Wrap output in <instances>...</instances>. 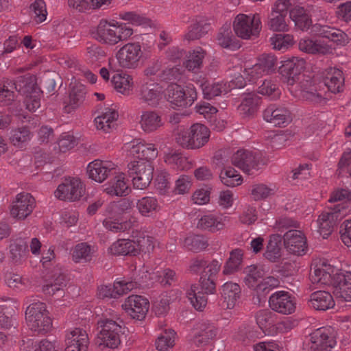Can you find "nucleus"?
<instances>
[{
	"instance_id": "nucleus-5",
	"label": "nucleus",
	"mask_w": 351,
	"mask_h": 351,
	"mask_svg": "<svg viewBox=\"0 0 351 351\" xmlns=\"http://www.w3.org/2000/svg\"><path fill=\"white\" fill-rule=\"evenodd\" d=\"M233 29L237 36L242 39L257 37L261 30V21L258 14L247 16L238 14L233 22Z\"/></svg>"
},
{
	"instance_id": "nucleus-39",
	"label": "nucleus",
	"mask_w": 351,
	"mask_h": 351,
	"mask_svg": "<svg viewBox=\"0 0 351 351\" xmlns=\"http://www.w3.org/2000/svg\"><path fill=\"white\" fill-rule=\"evenodd\" d=\"M243 251L241 249H234L230 253V257L227 260L223 269L224 275L232 274L239 269L243 261Z\"/></svg>"
},
{
	"instance_id": "nucleus-29",
	"label": "nucleus",
	"mask_w": 351,
	"mask_h": 351,
	"mask_svg": "<svg viewBox=\"0 0 351 351\" xmlns=\"http://www.w3.org/2000/svg\"><path fill=\"white\" fill-rule=\"evenodd\" d=\"M324 84L333 93H340L343 89L344 77L343 72L335 68H330L324 77Z\"/></svg>"
},
{
	"instance_id": "nucleus-49",
	"label": "nucleus",
	"mask_w": 351,
	"mask_h": 351,
	"mask_svg": "<svg viewBox=\"0 0 351 351\" xmlns=\"http://www.w3.org/2000/svg\"><path fill=\"white\" fill-rule=\"evenodd\" d=\"M158 206V201L153 197H144L136 202V208L143 216H149L156 210Z\"/></svg>"
},
{
	"instance_id": "nucleus-40",
	"label": "nucleus",
	"mask_w": 351,
	"mask_h": 351,
	"mask_svg": "<svg viewBox=\"0 0 351 351\" xmlns=\"http://www.w3.org/2000/svg\"><path fill=\"white\" fill-rule=\"evenodd\" d=\"M335 274L326 271L323 268L314 267L313 271H311L310 280L313 284H319L321 285H328L333 287L335 283Z\"/></svg>"
},
{
	"instance_id": "nucleus-28",
	"label": "nucleus",
	"mask_w": 351,
	"mask_h": 351,
	"mask_svg": "<svg viewBox=\"0 0 351 351\" xmlns=\"http://www.w3.org/2000/svg\"><path fill=\"white\" fill-rule=\"evenodd\" d=\"M141 99L152 107H156L162 99L160 86L157 84H144L140 89Z\"/></svg>"
},
{
	"instance_id": "nucleus-7",
	"label": "nucleus",
	"mask_w": 351,
	"mask_h": 351,
	"mask_svg": "<svg viewBox=\"0 0 351 351\" xmlns=\"http://www.w3.org/2000/svg\"><path fill=\"white\" fill-rule=\"evenodd\" d=\"M232 163L248 175H253L261 166L265 165L260 153L245 149H240L234 153L232 156Z\"/></svg>"
},
{
	"instance_id": "nucleus-48",
	"label": "nucleus",
	"mask_w": 351,
	"mask_h": 351,
	"mask_svg": "<svg viewBox=\"0 0 351 351\" xmlns=\"http://www.w3.org/2000/svg\"><path fill=\"white\" fill-rule=\"evenodd\" d=\"M184 246L189 250L198 252L207 247L208 241L202 235H190L184 239Z\"/></svg>"
},
{
	"instance_id": "nucleus-41",
	"label": "nucleus",
	"mask_w": 351,
	"mask_h": 351,
	"mask_svg": "<svg viewBox=\"0 0 351 351\" xmlns=\"http://www.w3.org/2000/svg\"><path fill=\"white\" fill-rule=\"evenodd\" d=\"M62 84V78L59 74L56 73H47L40 78L38 88H40V93L46 92L50 93L54 90L56 84L61 86Z\"/></svg>"
},
{
	"instance_id": "nucleus-38",
	"label": "nucleus",
	"mask_w": 351,
	"mask_h": 351,
	"mask_svg": "<svg viewBox=\"0 0 351 351\" xmlns=\"http://www.w3.org/2000/svg\"><path fill=\"white\" fill-rule=\"evenodd\" d=\"M282 237L279 234H273L270 237L267 245V249L264 253L265 257L271 262L278 261L281 256Z\"/></svg>"
},
{
	"instance_id": "nucleus-46",
	"label": "nucleus",
	"mask_w": 351,
	"mask_h": 351,
	"mask_svg": "<svg viewBox=\"0 0 351 351\" xmlns=\"http://www.w3.org/2000/svg\"><path fill=\"white\" fill-rule=\"evenodd\" d=\"M221 182L227 186L234 187L242 183V176L232 167L221 169L220 175Z\"/></svg>"
},
{
	"instance_id": "nucleus-56",
	"label": "nucleus",
	"mask_w": 351,
	"mask_h": 351,
	"mask_svg": "<svg viewBox=\"0 0 351 351\" xmlns=\"http://www.w3.org/2000/svg\"><path fill=\"white\" fill-rule=\"evenodd\" d=\"M285 16L280 12H271L268 22L269 29L275 32L286 31L287 25L285 19Z\"/></svg>"
},
{
	"instance_id": "nucleus-34",
	"label": "nucleus",
	"mask_w": 351,
	"mask_h": 351,
	"mask_svg": "<svg viewBox=\"0 0 351 351\" xmlns=\"http://www.w3.org/2000/svg\"><path fill=\"white\" fill-rule=\"evenodd\" d=\"M89 341L86 332L80 328H75L71 330L66 336V346L72 345L77 347V349L81 351H86Z\"/></svg>"
},
{
	"instance_id": "nucleus-63",
	"label": "nucleus",
	"mask_w": 351,
	"mask_h": 351,
	"mask_svg": "<svg viewBox=\"0 0 351 351\" xmlns=\"http://www.w3.org/2000/svg\"><path fill=\"white\" fill-rule=\"evenodd\" d=\"M173 331L165 332L164 335L158 337L156 341V349L159 351H166L169 348H171L174 345V339L173 338Z\"/></svg>"
},
{
	"instance_id": "nucleus-22",
	"label": "nucleus",
	"mask_w": 351,
	"mask_h": 351,
	"mask_svg": "<svg viewBox=\"0 0 351 351\" xmlns=\"http://www.w3.org/2000/svg\"><path fill=\"white\" fill-rule=\"evenodd\" d=\"M264 119L274 126H286L291 121L289 110L285 107L275 105L268 106L263 112Z\"/></svg>"
},
{
	"instance_id": "nucleus-2",
	"label": "nucleus",
	"mask_w": 351,
	"mask_h": 351,
	"mask_svg": "<svg viewBox=\"0 0 351 351\" xmlns=\"http://www.w3.org/2000/svg\"><path fill=\"white\" fill-rule=\"evenodd\" d=\"M210 130L203 124L195 123L188 130H179L176 134V141L183 148L199 149L209 140Z\"/></svg>"
},
{
	"instance_id": "nucleus-51",
	"label": "nucleus",
	"mask_w": 351,
	"mask_h": 351,
	"mask_svg": "<svg viewBox=\"0 0 351 351\" xmlns=\"http://www.w3.org/2000/svg\"><path fill=\"white\" fill-rule=\"evenodd\" d=\"M269 42L274 49L285 50L293 45V38L290 34H278L271 37Z\"/></svg>"
},
{
	"instance_id": "nucleus-26",
	"label": "nucleus",
	"mask_w": 351,
	"mask_h": 351,
	"mask_svg": "<svg viewBox=\"0 0 351 351\" xmlns=\"http://www.w3.org/2000/svg\"><path fill=\"white\" fill-rule=\"evenodd\" d=\"M70 89L69 102L64 107L67 113L77 108L84 101L86 94L85 86L80 82H71Z\"/></svg>"
},
{
	"instance_id": "nucleus-10",
	"label": "nucleus",
	"mask_w": 351,
	"mask_h": 351,
	"mask_svg": "<svg viewBox=\"0 0 351 351\" xmlns=\"http://www.w3.org/2000/svg\"><path fill=\"white\" fill-rule=\"evenodd\" d=\"M346 213V206L339 204L334 208H330L329 211L323 212L319 216L317 220L319 232L324 239H326L331 234L337 221L341 220Z\"/></svg>"
},
{
	"instance_id": "nucleus-57",
	"label": "nucleus",
	"mask_w": 351,
	"mask_h": 351,
	"mask_svg": "<svg viewBox=\"0 0 351 351\" xmlns=\"http://www.w3.org/2000/svg\"><path fill=\"white\" fill-rule=\"evenodd\" d=\"M204 98L211 99L222 93L223 86L219 83L211 84L207 81L200 85Z\"/></svg>"
},
{
	"instance_id": "nucleus-1",
	"label": "nucleus",
	"mask_w": 351,
	"mask_h": 351,
	"mask_svg": "<svg viewBox=\"0 0 351 351\" xmlns=\"http://www.w3.org/2000/svg\"><path fill=\"white\" fill-rule=\"evenodd\" d=\"M99 332L95 339L98 347L117 348L121 343V338L124 335L125 328L117 322L109 319H101L97 322Z\"/></svg>"
},
{
	"instance_id": "nucleus-18",
	"label": "nucleus",
	"mask_w": 351,
	"mask_h": 351,
	"mask_svg": "<svg viewBox=\"0 0 351 351\" xmlns=\"http://www.w3.org/2000/svg\"><path fill=\"white\" fill-rule=\"evenodd\" d=\"M278 72L290 84H293L297 77L305 68L306 62L303 58L292 57L281 62Z\"/></svg>"
},
{
	"instance_id": "nucleus-55",
	"label": "nucleus",
	"mask_w": 351,
	"mask_h": 351,
	"mask_svg": "<svg viewBox=\"0 0 351 351\" xmlns=\"http://www.w3.org/2000/svg\"><path fill=\"white\" fill-rule=\"evenodd\" d=\"M26 351H56L55 342L47 339L34 342L32 339H27Z\"/></svg>"
},
{
	"instance_id": "nucleus-37",
	"label": "nucleus",
	"mask_w": 351,
	"mask_h": 351,
	"mask_svg": "<svg viewBox=\"0 0 351 351\" xmlns=\"http://www.w3.org/2000/svg\"><path fill=\"white\" fill-rule=\"evenodd\" d=\"M226 219V217L222 219L213 215H204L199 220L197 228L202 230H208L211 232H215L224 228V221Z\"/></svg>"
},
{
	"instance_id": "nucleus-6",
	"label": "nucleus",
	"mask_w": 351,
	"mask_h": 351,
	"mask_svg": "<svg viewBox=\"0 0 351 351\" xmlns=\"http://www.w3.org/2000/svg\"><path fill=\"white\" fill-rule=\"evenodd\" d=\"M115 57L120 67L135 69L141 64L143 52L138 43H128L117 51Z\"/></svg>"
},
{
	"instance_id": "nucleus-61",
	"label": "nucleus",
	"mask_w": 351,
	"mask_h": 351,
	"mask_svg": "<svg viewBox=\"0 0 351 351\" xmlns=\"http://www.w3.org/2000/svg\"><path fill=\"white\" fill-rule=\"evenodd\" d=\"M30 10L34 14V18L37 23H41L46 19L47 12L43 0H36L31 5Z\"/></svg>"
},
{
	"instance_id": "nucleus-32",
	"label": "nucleus",
	"mask_w": 351,
	"mask_h": 351,
	"mask_svg": "<svg viewBox=\"0 0 351 351\" xmlns=\"http://www.w3.org/2000/svg\"><path fill=\"white\" fill-rule=\"evenodd\" d=\"M241 290L240 286L235 282H227L221 287V294L226 303L227 308H232L240 299Z\"/></svg>"
},
{
	"instance_id": "nucleus-45",
	"label": "nucleus",
	"mask_w": 351,
	"mask_h": 351,
	"mask_svg": "<svg viewBox=\"0 0 351 351\" xmlns=\"http://www.w3.org/2000/svg\"><path fill=\"white\" fill-rule=\"evenodd\" d=\"M198 287L196 285H191L187 291V297L192 305L196 310L202 311L207 304V298L204 293L197 291Z\"/></svg>"
},
{
	"instance_id": "nucleus-35",
	"label": "nucleus",
	"mask_w": 351,
	"mask_h": 351,
	"mask_svg": "<svg viewBox=\"0 0 351 351\" xmlns=\"http://www.w3.org/2000/svg\"><path fill=\"white\" fill-rule=\"evenodd\" d=\"M124 179L125 178L123 174L114 177V180L104 189V191L110 195L119 197L128 195L130 189Z\"/></svg>"
},
{
	"instance_id": "nucleus-62",
	"label": "nucleus",
	"mask_w": 351,
	"mask_h": 351,
	"mask_svg": "<svg viewBox=\"0 0 351 351\" xmlns=\"http://www.w3.org/2000/svg\"><path fill=\"white\" fill-rule=\"evenodd\" d=\"M257 63L266 72V73H269L275 70L277 58L271 54H263L258 58Z\"/></svg>"
},
{
	"instance_id": "nucleus-54",
	"label": "nucleus",
	"mask_w": 351,
	"mask_h": 351,
	"mask_svg": "<svg viewBox=\"0 0 351 351\" xmlns=\"http://www.w3.org/2000/svg\"><path fill=\"white\" fill-rule=\"evenodd\" d=\"M111 84L118 93L123 95H128L131 91L132 85L129 77H125L119 74L114 75L111 80Z\"/></svg>"
},
{
	"instance_id": "nucleus-20",
	"label": "nucleus",
	"mask_w": 351,
	"mask_h": 351,
	"mask_svg": "<svg viewBox=\"0 0 351 351\" xmlns=\"http://www.w3.org/2000/svg\"><path fill=\"white\" fill-rule=\"evenodd\" d=\"M334 280L332 288L334 295L343 301H351V273H336Z\"/></svg>"
},
{
	"instance_id": "nucleus-19",
	"label": "nucleus",
	"mask_w": 351,
	"mask_h": 351,
	"mask_svg": "<svg viewBox=\"0 0 351 351\" xmlns=\"http://www.w3.org/2000/svg\"><path fill=\"white\" fill-rule=\"evenodd\" d=\"M114 166V164L108 161L95 160L87 166L88 177L97 182L101 183L113 173Z\"/></svg>"
},
{
	"instance_id": "nucleus-8",
	"label": "nucleus",
	"mask_w": 351,
	"mask_h": 351,
	"mask_svg": "<svg viewBox=\"0 0 351 351\" xmlns=\"http://www.w3.org/2000/svg\"><path fill=\"white\" fill-rule=\"evenodd\" d=\"M197 91L193 84H189L183 88L175 84L167 88V99L175 107L191 106L197 99Z\"/></svg>"
},
{
	"instance_id": "nucleus-60",
	"label": "nucleus",
	"mask_w": 351,
	"mask_h": 351,
	"mask_svg": "<svg viewBox=\"0 0 351 351\" xmlns=\"http://www.w3.org/2000/svg\"><path fill=\"white\" fill-rule=\"evenodd\" d=\"M104 227L114 233L123 232L131 228L132 224L130 221L119 222L111 219H106L103 221Z\"/></svg>"
},
{
	"instance_id": "nucleus-43",
	"label": "nucleus",
	"mask_w": 351,
	"mask_h": 351,
	"mask_svg": "<svg viewBox=\"0 0 351 351\" xmlns=\"http://www.w3.org/2000/svg\"><path fill=\"white\" fill-rule=\"evenodd\" d=\"M10 258L14 263H19L28 254V244L21 239H16L10 245Z\"/></svg>"
},
{
	"instance_id": "nucleus-30",
	"label": "nucleus",
	"mask_w": 351,
	"mask_h": 351,
	"mask_svg": "<svg viewBox=\"0 0 351 351\" xmlns=\"http://www.w3.org/2000/svg\"><path fill=\"white\" fill-rule=\"evenodd\" d=\"M298 47L300 51L311 54L326 55L332 53V47L318 40L301 39Z\"/></svg>"
},
{
	"instance_id": "nucleus-9",
	"label": "nucleus",
	"mask_w": 351,
	"mask_h": 351,
	"mask_svg": "<svg viewBox=\"0 0 351 351\" xmlns=\"http://www.w3.org/2000/svg\"><path fill=\"white\" fill-rule=\"evenodd\" d=\"M85 193L84 184L77 178H65L54 191V195L60 200L75 202L79 200Z\"/></svg>"
},
{
	"instance_id": "nucleus-13",
	"label": "nucleus",
	"mask_w": 351,
	"mask_h": 351,
	"mask_svg": "<svg viewBox=\"0 0 351 351\" xmlns=\"http://www.w3.org/2000/svg\"><path fill=\"white\" fill-rule=\"evenodd\" d=\"M149 306L148 300L138 295L128 297L122 304V308L129 315L139 321L145 318Z\"/></svg>"
},
{
	"instance_id": "nucleus-25",
	"label": "nucleus",
	"mask_w": 351,
	"mask_h": 351,
	"mask_svg": "<svg viewBox=\"0 0 351 351\" xmlns=\"http://www.w3.org/2000/svg\"><path fill=\"white\" fill-rule=\"evenodd\" d=\"M132 282H117L113 285H101L98 287L97 295L101 299L117 298L132 289Z\"/></svg>"
},
{
	"instance_id": "nucleus-16",
	"label": "nucleus",
	"mask_w": 351,
	"mask_h": 351,
	"mask_svg": "<svg viewBox=\"0 0 351 351\" xmlns=\"http://www.w3.org/2000/svg\"><path fill=\"white\" fill-rule=\"evenodd\" d=\"M269 307L274 311L284 315L293 313L295 310V302L291 295L285 291H276L269 299Z\"/></svg>"
},
{
	"instance_id": "nucleus-59",
	"label": "nucleus",
	"mask_w": 351,
	"mask_h": 351,
	"mask_svg": "<svg viewBox=\"0 0 351 351\" xmlns=\"http://www.w3.org/2000/svg\"><path fill=\"white\" fill-rule=\"evenodd\" d=\"M258 103L257 95L254 93H248L240 104L239 109L246 114H252L254 112Z\"/></svg>"
},
{
	"instance_id": "nucleus-14",
	"label": "nucleus",
	"mask_w": 351,
	"mask_h": 351,
	"mask_svg": "<svg viewBox=\"0 0 351 351\" xmlns=\"http://www.w3.org/2000/svg\"><path fill=\"white\" fill-rule=\"evenodd\" d=\"M35 207V199L28 193H21L16 197V200L12 202L10 209V215L14 218L23 220L33 211Z\"/></svg>"
},
{
	"instance_id": "nucleus-27",
	"label": "nucleus",
	"mask_w": 351,
	"mask_h": 351,
	"mask_svg": "<svg viewBox=\"0 0 351 351\" xmlns=\"http://www.w3.org/2000/svg\"><path fill=\"white\" fill-rule=\"evenodd\" d=\"M309 306L317 311H326L335 306L334 299L329 291H317L312 293L308 300Z\"/></svg>"
},
{
	"instance_id": "nucleus-44",
	"label": "nucleus",
	"mask_w": 351,
	"mask_h": 351,
	"mask_svg": "<svg viewBox=\"0 0 351 351\" xmlns=\"http://www.w3.org/2000/svg\"><path fill=\"white\" fill-rule=\"evenodd\" d=\"M209 29V24L204 21H199L191 25L188 28V32L184 36V38L189 41L200 39Z\"/></svg>"
},
{
	"instance_id": "nucleus-50",
	"label": "nucleus",
	"mask_w": 351,
	"mask_h": 351,
	"mask_svg": "<svg viewBox=\"0 0 351 351\" xmlns=\"http://www.w3.org/2000/svg\"><path fill=\"white\" fill-rule=\"evenodd\" d=\"M217 41L219 45L223 48H234L237 47L230 25H225L220 29L217 35Z\"/></svg>"
},
{
	"instance_id": "nucleus-47",
	"label": "nucleus",
	"mask_w": 351,
	"mask_h": 351,
	"mask_svg": "<svg viewBox=\"0 0 351 351\" xmlns=\"http://www.w3.org/2000/svg\"><path fill=\"white\" fill-rule=\"evenodd\" d=\"M90 245L86 243L77 244L73 248L72 257L75 263L90 261L93 256Z\"/></svg>"
},
{
	"instance_id": "nucleus-21",
	"label": "nucleus",
	"mask_w": 351,
	"mask_h": 351,
	"mask_svg": "<svg viewBox=\"0 0 351 351\" xmlns=\"http://www.w3.org/2000/svg\"><path fill=\"white\" fill-rule=\"evenodd\" d=\"M119 32L117 25L101 20L97 25L95 37L100 43L114 45L119 43Z\"/></svg>"
},
{
	"instance_id": "nucleus-64",
	"label": "nucleus",
	"mask_w": 351,
	"mask_h": 351,
	"mask_svg": "<svg viewBox=\"0 0 351 351\" xmlns=\"http://www.w3.org/2000/svg\"><path fill=\"white\" fill-rule=\"evenodd\" d=\"M182 72L180 68L173 66L166 68L158 75L159 79L162 81L171 82L178 80L181 77Z\"/></svg>"
},
{
	"instance_id": "nucleus-24",
	"label": "nucleus",
	"mask_w": 351,
	"mask_h": 351,
	"mask_svg": "<svg viewBox=\"0 0 351 351\" xmlns=\"http://www.w3.org/2000/svg\"><path fill=\"white\" fill-rule=\"evenodd\" d=\"M197 332L195 333L193 341L198 347L208 345L217 335V328L209 322H202L198 324Z\"/></svg>"
},
{
	"instance_id": "nucleus-36",
	"label": "nucleus",
	"mask_w": 351,
	"mask_h": 351,
	"mask_svg": "<svg viewBox=\"0 0 351 351\" xmlns=\"http://www.w3.org/2000/svg\"><path fill=\"white\" fill-rule=\"evenodd\" d=\"M289 16L295 25L302 31L308 29L311 26V19L303 8L296 7L291 9Z\"/></svg>"
},
{
	"instance_id": "nucleus-31",
	"label": "nucleus",
	"mask_w": 351,
	"mask_h": 351,
	"mask_svg": "<svg viewBox=\"0 0 351 351\" xmlns=\"http://www.w3.org/2000/svg\"><path fill=\"white\" fill-rule=\"evenodd\" d=\"M141 128L146 133L153 132L163 125L161 116L156 111L147 110L142 113Z\"/></svg>"
},
{
	"instance_id": "nucleus-15",
	"label": "nucleus",
	"mask_w": 351,
	"mask_h": 351,
	"mask_svg": "<svg viewBox=\"0 0 351 351\" xmlns=\"http://www.w3.org/2000/svg\"><path fill=\"white\" fill-rule=\"evenodd\" d=\"M313 351H323L332 348L336 345L333 330L330 328H320L311 335Z\"/></svg>"
},
{
	"instance_id": "nucleus-53",
	"label": "nucleus",
	"mask_w": 351,
	"mask_h": 351,
	"mask_svg": "<svg viewBox=\"0 0 351 351\" xmlns=\"http://www.w3.org/2000/svg\"><path fill=\"white\" fill-rule=\"evenodd\" d=\"M31 132L27 126L17 128L12 130L10 139L15 146H19L21 143L30 140Z\"/></svg>"
},
{
	"instance_id": "nucleus-12",
	"label": "nucleus",
	"mask_w": 351,
	"mask_h": 351,
	"mask_svg": "<svg viewBox=\"0 0 351 351\" xmlns=\"http://www.w3.org/2000/svg\"><path fill=\"white\" fill-rule=\"evenodd\" d=\"M285 248L288 252L296 256L305 254L308 250L306 238L303 232L298 230H290L283 235Z\"/></svg>"
},
{
	"instance_id": "nucleus-23",
	"label": "nucleus",
	"mask_w": 351,
	"mask_h": 351,
	"mask_svg": "<svg viewBox=\"0 0 351 351\" xmlns=\"http://www.w3.org/2000/svg\"><path fill=\"white\" fill-rule=\"evenodd\" d=\"M12 86L16 91L26 97H36L40 92L36 83V77L29 73L18 77Z\"/></svg>"
},
{
	"instance_id": "nucleus-17",
	"label": "nucleus",
	"mask_w": 351,
	"mask_h": 351,
	"mask_svg": "<svg viewBox=\"0 0 351 351\" xmlns=\"http://www.w3.org/2000/svg\"><path fill=\"white\" fill-rule=\"evenodd\" d=\"M68 280L69 278L64 272L60 269H54L45 280V284L43 286V292L49 295H53L56 293L61 295Z\"/></svg>"
},
{
	"instance_id": "nucleus-4",
	"label": "nucleus",
	"mask_w": 351,
	"mask_h": 351,
	"mask_svg": "<svg viewBox=\"0 0 351 351\" xmlns=\"http://www.w3.org/2000/svg\"><path fill=\"white\" fill-rule=\"evenodd\" d=\"M128 173L132 178L134 187L143 190L149 186L153 179L154 167L149 161H132L128 165Z\"/></svg>"
},
{
	"instance_id": "nucleus-33",
	"label": "nucleus",
	"mask_w": 351,
	"mask_h": 351,
	"mask_svg": "<svg viewBox=\"0 0 351 351\" xmlns=\"http://www.w3.org/2000/svg\"><path fill=\"white\" fill-rule=\"evenodd\" d=\"M130 154L138 160L150 162L158 156V150L154 144L139 143L132 145L130 150Z\"/></svg>"
},
{
	"instance_id": "nucleus-52",
	"label": "nucleus",
	"mask_w": 351,
	"mask_h": 351,
	"mask_svg": "<svg viewBox=\"0 0 351 351\" xmlns=\"http://www.w3.org/2000/svg\"><path fill=\"white\" fill-rule=\"evenodd\" d=\"M258 93L263 95H267L272 99H277L280 95L278 84L270 80H265L263 82L258 88Z\"/></svg>"
},
{
	"instance_id": "nucleus-42",
	"label": "nucleus",
	"mask_w": 351,
	"mask_h": 351,
	"mask_svg": "<svg viewBox=\"0 0 351 351\" xmlns=\"http://www.w3.org/2000/svg\"><path fill=\"white\" fill-rule=\"evenodd\" d=\"M243 274H245L243 281L245 285L252 289L264 276L263 270L254 265L246 267L243 270Z\"/></svg>"
},
{
	"instance_id": "nucleus-58",
	"label": "nucleus",
	"mask_w": 351,
	"mask_h": 351,
	"mask_svg": "<svg viewBox=\"0 0 351 351\" xmlns=\"http://www.w3.org/2000/svg\"><path fill=\"white\" fill-rule=\"evenodd\" d=\"M205 56V51L202 49L193 51L189 56V59L185 62L186 68L189 71H195L199 69L202 64V60Z\"/></svg>"
},
{
	"instance_id": "nucleus-11",
	"label": "nucleus",
	"mask_w": 351,
	"mask_h": 351,
	"mask_svg": "<svg viewBox=\"0 0 351 351\" xmlns=\"http://www.w3.org/2000/svg\"><path fill=\"white\" fill-rule=\"evenodd\" d=\"M149 237L138 239L136 241L130 239H119L110 247L111 254L122 256H136L141 252H145V245L149 244Z\"/></svg>"
},
{
	"instance_id": "nucleus-3",
	"label": "nucleus",
	"mask_w": 351,
	"mask_h": 351,
	"mask_svg": "<svg viewBox=\"0 0 351 351\" xmlns=\"http://www.w3.org/2000/svg\"><path fill=\"white\" fill-rule=\"evenodd\" d=\"M25 319L29 328L38 334H45L52 326L46 304L41 302H32L25 311Z\"/></svg>"
}]
</instances>
